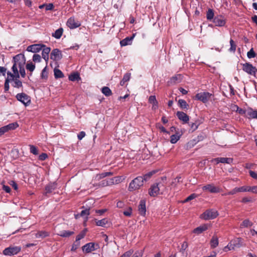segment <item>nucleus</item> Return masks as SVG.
I'll return each mask as SVG.
<instances>
[{
	"instance_id": "obj_1",
	"label": "nucleus",
	"mask_w": 257,
	"mask_h": 257,
	"mask_svg": "<svg viewBox=\"0 0 257 257\" xmlns=\"http://www.w3.org/2000/svg\"><path fill=\"white\" fill-rule=\"evenodd\" d=\"M144 185L141 176H138L133 179L130 183L128 190L130 191H134L139 190Z\"/></svg>"
},
{
	"instance_id": "obj_2",
	"label": "nucleus",
	"mask_w": 257,
	"mask_h": 257,
	"mask_svg": "<svg viewBox=\"0 0 257 257\" xmlns=\"http://www.w3.org/2000/svg\"><path fill=\"white\" fill-rule=\"evenodd\" d=\"M16 98L25 106H29L31 104V100L30 96L25 93H18L16 96Z\"/></svg>"
},
{
	"instance_id": "obj_3",
	"label": "nucleus",
	"mask_w": 257,
	"mask_h": 257,
	"mask_svg": "<svg viewBox=\"0 0 257 257\" xmlns=\"http://www.w3.org/2000/svg\"><path fill=\"white\" fill-rule=\"evenodd\" d=\"M219 214L215 209H208L206 210L201 215V217L204 220L213 219L218 216Z\"/></svg>"
},
{
	"instance_id": "obj_4",
	"label": "nucleus",
	"mask_w": 257,
	"mask_h": 257,
	"mask_svg": "<svg viewBox=\"0 0 257 257\" xmlns=\"http://www.w3.org/2000/svg\"><path fill=\"white\" fill-rule=\"evenodd\" d=\"M212 94L208 92H201L195 95V99L206 103L208 101Z\"/></svg>"
},
{
	"instance_id": "obj_5",
	"label": "nucleus",
	"mask_w": 257,
	"mask_h": 257,
	"mask_svg": "<svg viewBox=\"0 0 257 257\" xmlns=\"http://www.w3.org/2000/svg\"><path fill=\"white\" fill-rule=\"evenodd\" d=\"M242 70L248 74L255 76L257 73V69L249 63H245L242 64Z\"/></svg>"
},
{
	"instance_id": "obj_6",
	"label": "nucleus",
	"mask_w": 257,
	"mask_h": 257,
	"mask_svg": "<svg viewBox=\"0 0 257 257\" xmlns=\"http://www.w3.org/2000/svg\"><path fill=\"white\" fill-rule=\"evenodd\" d=\"M21 250L20 246H10L4 250L3 253L6 255H13L17 254Z\"/></svg>"
},
{
	"instance_id": "obj_7",
	"label": "nucleus",
	"mask_w": 257,
	"mask_h": 257,
	"mask_svg": "<svg viewBox=\"0 0 257 257\" xmlns=\"http://www.w3.org/2000/svg\"><path fill=\"white\" fill-rule=\"evenodd\" d=\"M161 186L163 185L160 183L152 185L149 190V195L153 197L156 196L159 193Z\"/></svg>"
},
{
	"instance_id": "obj_8",
	"label": "nucleus",
	"mask_w": 257,
	"mask_h": 257,
	"mask_svg": "<svg viewBox=\"0 0 257 257\" xmlns=\"http://www.w3.org/2000/svg\"><path fill=\"white\" fill-rule=\"evenodd\" d=\"M66 25L70 29H74L80 27L81 23L74 17H72L68 19Z\"/></svg>"
},
{
	"instance_id": "obj_9",
	"label": "nucleus",
	"mask_w": 257,
	"mask_h": 257,
	"mask_svg": "<svg viewBox=\"0 0 257 257\" xmlns=\"http://www.w3.org/2000/svg\"><path fill=\"white\" fill-rule=\"evenodd\" d=\"M99 248L98 244H95L93 242H89L83 245L82 247V250L85 253H89Z\"/></svg>"
},
{
	"instance_id": "obj_10",
	"label": "nucleus",
	"mask_w": 257,
	"mask_h": 257,
	"mask_svg": "<svg viewBox=\"0 0 257 257\" xmlns=\"http://www.w3.org/2000/svg\"><path fill=\"white\" fill-rule=\"evenodd\" d=\"M43 47H45L43 44H33L29 46L27 48V51L33 53H37L41 50Z\"/></svg>"
},
{
	"instance_id": "obj_11",
	"label": "nucleus",
	"mask_w": 257,
	"mask_h": 257,
	"mask_svg": "<svg viewBox=\"0 0 257 257\" xmlns=\"http://www.w3.org/2000/svg\"><path fill=\"white\" fill-rule=\"evenodd\" d=\"M51 59L53 60H59L62 58V54L61 51L58 49H54L51 53Z\"/></svg>"
},
{
	"instance_id": "obj_12",
	"label": "nucleus",
	"mask_w": 257,
	"mask_h": 257,
	"mask_svg": "<svg viewBox=\"0 0 257 257\" xmlns=\"http://www.w3.org/2000/svg\"><path fill=\"white\" fill-rule=\"evenodd\" d=\"M211 161H212V162H216V163L217 164L219 163L230 164L232 163L233 159L230 158L220 157V158H215V159H213Z\"/></svg>"
},
{
	"instance_id": "obj_13",
	"label": "nucleus",
	"mask_w": 257,
	"mask_h": 257,
	"mask_svg": "<svg viewBox=\"0 0 257 257\" xmlns=\"http://www.w3.org/2000/svg\"><path fill=\"white\" fill-rule=\"evenodd\" d=\"M203 190H207L210 193H217L219 192V188L214 186L212 184H208L202 187Z\"/></svg>"
},
{
	"instance_id": "obj_14",
	"label": "nucleus",
	"mask_w": 257,
	"mask_h": 257,
	"mask_svg": "<svg viewBox=\"0 0 257 257\" xmlns=\"http://www.w3.org/2000/svg\"><path fill=\"white\" fill-rule=\"evenodd\" d=\"M138 210L140 215L145 216L146 212V201L142 199L140 201Z\"/></svg>"
},
{
	"instance_id": "obj_15",
	"label": "nucleus",
	"mask_w": 257,
	"mask_h": 257,
	"mask_svg": "<svg viewBox=\"0 0 257 257\" xmlns=\"http://www.w3.org/2000/svg\"><path fill=\"white\" fill-rule=\"evenodd\" d=\"M176 115L178 118L180 120L183 121L184 123H187L188 122L189 120V116L183 111H177L176 113Z\"/></svg>"
},
{
	"instance_id": "obj_16",
	"label": "nucleus",
	"mask_w": 257,
	"mask_h": 257,
	"mask_svg": "<svg viewBox=\"0 0 257 257\" xmlns=\"http://www.w3.org/2000/svg\"><path fill=\"white\" fill-rule=\"evenodd\" d=\"M213 22L215 25L218 27H222L224 26L226 23L225 20L221 16L215 17Z\"/></svg>"
},
{
	"instance_id": "obj_17",
	"label": "nucleus",
	"mask_w": 257,
	"mask_h": 257,
	"mask_svg": "<svg viewBox=\"0 0 257 257\" xmlns=\"http://www.w3.org/2000/svg\"><path fill=\"white\" fill-rule=\"evenodd\" d=\"M57 187V184L55 182L50 183L45 187L44 194L46 195L48 193L52 192Z\"/></svg>"
},
{
	"instance_id": "obj_18",
	"label": "nucleus",
	"mask_w": 257,
	"mask_h": 257,
	"mask_svg": "<svg viewBox=\"0 0 257 257\" xmlns=\"http://www.w3.org/2000/svg\"><path fill=\"white\" fill-rule=\"evenodd\" d=\"M209 225L207 224H203L202 225H200L196 228H195L193 232L194 233L199 234L201 233L202 232L208 229Z\"/></svg>"
},
{
	"instance_id": "obj_19",
	"label": "nucleus",
	"mask_w": 257,
	"mask_h": 257,
	"mask_svg": "<svg viewBox=\"0 0 257 257\" xmlns=\"http://www.w3.org/2000/svg\"><path fill=\"white\" fill-rule=\"evenodd\" d=\"M135 37V35L133 34V35L131 37H127L125 38V39L121 40L120 41V45L121 47L125 46L128 45H131L132 44V40H133L134 38Z\"/></svg>"
},
{
	"instance_id": "obj_20",
	"label": "nucleus",
	"mask_w": 257,
	"mask_h": 257,
	"mask_svg": "<svg viewBox=\"0 0 257 257\" xmlns=\"http://www.w3.org/2000/svg\"><path fill=\"white\" fill-rule=\"evenodd\" d=\"M42 57L47 62L49 59V54L51 51L50 47H47L45 45L42 48Z\"/></svg>"
},
{
	"instance_id": "obj_21",
	"label": "nucleus",
	"mask_w": 257,
	"mask_h": 257,
	"mask_svg": "<svg viewBox=\"0 0 257 257\" xmlns=\"http://www.w3.org/2000/svg\"><path fill=\"white\" fill-rule=\"evenodd\" d=\"M246 117L249 119L257 118V111L251 108H248L247 109Z\"/></svg>"
},
{
	"instance_id": "obj_22",
	"label": "nucleus",
	"mask_w": 257,
	"mask_h": 257,
	"mask_svg": "<svg viewBox=\"0 0 257 257\" xmlns=\"http://www.w3.org/2000/svg\"><path fill=\"white\" fill-rule=\"evenodd\" d=\"M149 102L152 104V109L156 110L158 107V102L155 95H151L149 98Z\"/></svg>"
},
{
	"instance_id": "obj_23",
	"label": "nucleus",
	"mask_w": 257,
	"mask_h": 257,
	"mask_svg": "<svg viewBox=\"0 0 257 257\" xmlns=\"http://www.w3.org/2000/svg\"><path fill=\"white\" fill-rule=\"evenodd\" d=\"M182 79V76L181 74H177L171 78L170 81L169 82L171 84H175L179 83Z\"/></svg>"
},
{
	"instance_id": "obj_24",
	"label": "nucleus",
	"mask_w": 257,
	"mask_h": 257,
	"mask_svg": "<svg viewBox=\"0 0 257 257\" xmlns=\"http://www.w3.org/2000/svg\"><path fill=\"white\" fill-rule=\"evenodd\" d=\"M182 133H180L179 132H176V134L172 135L170 137V142L172 144H175L180 139Z\"/></svg>"
},
{
	"instance_id": "obj_25",
	"label": "nucleus",
	"mask_w": 257,
	"mask_h": 257,
	"mask_svg": "<svg viewBox=\"0 0 257 257\" xmlns=\"http://www.w3.org/2000/svg\"><path fill=\"white\" fill-rule=\"evenodd\" d=\"M231 242L233 245V247H231L232 249H235L236 247L238 248L242 245V242L241 238H237Z\"/></svg>"
},
{
	"instance_id": "obj_26",
	"label": "nucleus",
	"mask_w": 257,
	"mask_h": 257,
	"mask_svg": "<svg viewBox=\"0 0 257 257\" xmlns=\"http://www.w3.org/2000/svg\"><path fill=\"white\" fill-rule=\"evenodd\" d=\"M50 233L49 232H47L45 230H41L38 231L36 234V237L37 238H44L46 237L49 236Z\"/></svg>"
},
{
	"instance_id": "obj_27",
	"label": "nucleus",
	"mask_w": 257,
	"mask_h": 257,
	"mask_svg": "<svg viewBox=\"0 0 257 257\" xmlns=\"http://www.w3.org/2000/svg\"><path fill=\"white\" fill-rule=\"evenodd\" d=\"M69 79L70 81H79L81 79V78L80 77V75L77 72H74L73 73H71L69 76Z\"/></svg>"
},
{
	"instance_id": "obj_28",
	"label": "nucleus",
	"mask_w": 257,
	"mask_h": 257,
	"mask_svg": "<svg viewBox=\"0 0 257 257\" xmlns=\"http://www.w3.org/2000/svg\"><path fill=\"white\" fill-rule=\"evenodd\" d=\"M218 245V239L216 235H214L210 240V246L211 248H214Z\"/></svg>"
},
{
	"instance_id": "obj_29",
	"label": "nucleus",
	"mask_w": 257,
	"mask_h": 257,
	"mask_svg": "<svg viewBox=\"0 0 257 257\" xmlns=\"http://www.w3.org/2000/svg\"><path fill=\"white\" fill-rule=\"evenodd\" d=\"M26 62L25 57L24 54H19L13 57V62Z\"/></svg>"
},
{
	"instance_id": "obj_30",
	"label": "nucleus",
	"mask_w": 257,
	"mask_h": 257,
	"mask_svg": "<svg viewBox=\"0 0 257 257\" xmlns=\"http://www.w3.org/2000/svg\"><path fill=\"white\" fill-rule=\"evenodd\" d=\"M155 171H153L145 174L143 176H141L143 179V183H144V182H147V181H148L152 177V176L154 174H155Z\"/></svg>"
},
{
	"instance_id": "obj_31",
	"label": "nucleus",
	"mask_w": 257,
	"mask_h": 257,
	"mask_svg": "<svg viewBox=\"0 0 257 257\" xmlns=\"http://www.w3.org/2000/svg\"><path fill=\"white\" fill-rule=\"evenodd\" d=\"M74 234L73 231H71L69 230H63L60 232L58 234L63 237H69Z\"/></svg>"
},
{
	"instance_id": "obj_32",
	"label": "nucleus",
	"mask_w": 257,
	"mask_h": 257,
	"mask_svg": "<svg viewBox=\"0 0 257 257\" xmlns=\"http://www.w3.org/2000/svg\"><path fill=\"white\" fill-rule=\"evenodd\" d=\"M63 32V29L62 28H60L57 29L55 33L52 34V36L56 39H60L62 35Z\"/></svg>"
},
{
	"instance_id": "obj_33",
	"label": "nucleus",
	"mask_w": 257,
	"mask_h": 257,
	"mask_svg": "<svg viewBox=\"0 0 257 257\" xmlns=\"http://www.w3.org/2000/svg\"><path fill=\"white\" fill-rule=\"evenodd\" d=\"M90 214L89 209H86L85 210H82L80 214L75 215V218L77 219L79 217V216H86V218L85 221L87 220V216Z\"/></svg>"
},
{
	"instance_id": "obj_34",
	"label": "nucleus",
	"mask_w": 257,
	"mask_h": 257,
	"mask_svg": "<svg viewBox=\"0 0 257 257\" xmlns=\"http://www.w3.org/2000/svg\"><path fill=\"white\" fill-rule=\"evenodd\" d=\"M8 77L12 81V80L15 79H19L20 78V73L19 72L16 73H12L11 72L8 71L7 72Z\"/></svg>"
},
{
	"instance_id": "obj_35",
	"label": "nucleus",
	"mask_w": 257,
	"mask_h": 257,
	"mask_svg": "<svg viewBox=\"0 0 257 257\" xmlns=\"http://www.w3.org/2000/svg\"><path fill=\"white\" fill-rule=\"evenodd\" d=\"M130 78H131V73H125L122 79L120 82V85L121 86L124 85L126 82L129 81V80L130 79Z\"/></svg>"
},
{
	"instance_id": "obj_36",
	"label": "nucleus",
	"mask_w": 257,
	"mask_h": 257,
	"mask_svg": "<svg viewBox=\"0 0 257 257\" xmlns=\"http://www.w3.org/2000/svg\"><path fill=\"white\" fill-rule=\"evenodd\" d=\"M101 92L106 96H109L112 94L111 90L107 86L103 87L101 89Z\"/></svg>"
},
{
	"instance_id": "obj_37",
	"label": "nucleus",
	"mask_w": 257,
	"mask_h": 257,
	"mask_svg": "<svg viewBox=\"0 0 257 257\" xmlns=\"http://www.w3.org/2000/svg\"><path fill=\"white\" fill-rule=\"evenodd\" d=\"M96 224L97 226L104 227L105 225L108 223V220L106 218H103L100 220H97V219H95Z\"/></svg>"
},
{
	"instance_id": "obj_38",
	"label": "nucleus",
	"mask_w": 257,
	"mask_h": 257,
	"mask_svg": "<svg viewBox=\"0 0 257 257\" xmlns=\"http://www.w3.org/2000/svg\"><path fill=\"white\" fill-rule=\"evenodd\" d=\"M19 126V124L17 122L11 123L8 125H5L7 130L8 132L9 130H14Z\"/></svg>"
},
{
	"instance_id": "obj_39",
	"label": "nucleus",
	"mask_w": 257,
	"mask_h": 257,
	"mask_svg": "<svg viewBox=\"0 0 257 257\" xmlns=\"http://www.w3.org/2000/svg\"><path fill=\"white\" fill-rule=\"evenodd\" d=\"M12 81H13V83L12 84V86L14 87L19 88L20 87H23L22 82L19 79H15L12 80Z\"/></svg>"
},
{
	"instance_id": "obj_40",
	"label": "nucleus",
	"mask_w": 257,
	"mask_h": 257,
	"mask_svg": "<svg viewBox=\"0 0 257 257\" xmlns=\"http://www.w3.org/2000/svg\"><path fill=\"white\" fill-rule=\"evenodd\" d=\"M54 72L55 77L56 79L57 78H63L64 76V74L62 72V71L58 69L55 68L54 70Z\"/></svg>"
},
{
	"instance_id": "obj_41",
	"label": "nucleus",
	"mask_w": 257,
	"mask_h": 257,
	"mask_svg": "<svg viewBox=\"0 0 257 257\" xmlns=\"http://www.w3.org/2000/svg\"><path fill=\"white\" fill-rule=\"evenodd\" d=\"M178 104L182 109L187 108L189 106L186 101L184 99H179L178 100Z\"/></svg>"
},
{
	"instance_id": "obj_42",
	"label": "nucleus",
	"mask_w": 257,
	"mask_h": 257,
	"mask_svg": "<svg viewBox=\"0 0 257 257\" xmlns=\"http://www.w3.org/2000/svg\"><path fill=\"white\" fill-rule=\"evenodd\" d=\"M214 14L212 9H209L206 13V18L208 20H211L213 19Z\"/></svg>"
},
{
	"instance_id": "obj_43",
	"label": "nucleus",
	"mask_w": 257,
	"mask_h": 257,
	"mask_svg": "<svg viewBox=\"0 0 257 257\" xmlns=\"http://www.w3.org/2000/svg\"><path fill=\"white\" fill-rule=\"evenodd\" d=\"M252 225V223L248 219H245L241 223L240 227H247L248 226H251Z\"/></svg>"
},
{
	"instance_id": "obj_44",
	"label": "nucleus",
	"mask_w": 257,
	"mask_h": 257,
	"mask_svg": "<svg viewBox=\"0 0 257 257\" xmlns=\"http://www.w3.org/2000/svg\"><path fill=\"white\" fill-rule=\"evenodd\" d=\"M80 245V241L75 240L73 243L71 250L72 251H75Z\"/></svg>"
},
{
	"instance_id": "obj_45",
	"label": "nucleus",
	"mask_w": 257,
	"mask_h": 257,
	"mask_svg": "<svg viewBox=\"0 0 257 257\" xmlns=\"http://www.w3.org/2000/svg\"><path fill=\"white\" fill-rule=\"evenodd\" d=\"M26 67L28 70L33 72L35 68V65L32 62H30L26 64Z\"/></svg>"
},
{
	"instance_id": "obj_46",
	"label": "nucleus",
	"mask_w": 257,
	"mask_h": 257,
	"mask_svg": "<svg viewBox=\"0 0 257 257\" xmlns=\"http://www.w3.org/2000/svg\"><path fill=\"white\" fill-rule=\"evenodd\" d=\"M10 82H12V80L9 78V77H8L6 79L5 84H4V88H5V91H7L9 90V89L10 88L9 83Z\"/></svg>"
},
{
	"instance_id": "obj_47",
	"label": "nucleus",
	"mask_w": 257,
	"mask_h": 257,
	"mask_svg": "<svg viewBox=\"0 0 257 257\" xmlns=\"http://www.w3.org/2000/svg\"><path fill=\"white\" fill-rule=\"evenodd\" d=\"M181 177L180 176H177L172 181L171 183V186L172 187H175L177 185V183L181 182Z\"/></svg>"
},
{
	"instance_id": "obj_48",
	"label": "nucleus",
	"mask_w": 257,
	"mask_h": 257,
	"mask_svg": "<svg viewBox=\"0 0 257 257\" xmlns=\"http://www.w3.org/2000/svg\"><path fill=\"white\" fill-rule=\"evenodd\" d=\"M230 48L229 51L231 52H235L236 50V45H235L234 41L232 39L230 40Z\"/></svg>"
},
{
	"instance_id": "obj_49",
	"label": "nucleus",
	"mask_w": 257,
	"mask_h": 257,
	"mask_svg": "<svg viewBox=\"0 0 257 257\" xmlns=\"http://www.w3.org/2000/svg\"><path fill=\"white\" fill-rule=\"evenodd\" d=\"M247 56L248 58H254L256 56V54L254 52L253 48H251L247 53Z\"/></svg>"
},
{
	"instance_id": "obj_50",
	"label": "nucleus",
	"mask_w": 257,
	"mask_h": 257,
	"mask_svg": "<svg viewBox=\"0 0 257 257\" xmlns=\"http://www.w3.org/2000/svg\"><path fill=\"white\" fill-rule=\"evenodd\" d=\"M30 152L32 154H33L34 155H37L38 154V150L37 149V148L33 146V145H30Z\"/></svg>"
},
{
	"instance_id": "obj_51",
	"label": "nucleus",
	"mask_w": 257,
	"mask_h": 257,
	"mask_svg": "<svg viewBox=\"0 0 257 257\" xmlns=\"http://www.w3.org/2000/svg\"><path fill=\"white\" fill-rule=\"evenodd\" d=\"M41 77L43 79H47L48 78V72L47 71V66H46L42 70Z\"/></svg>"
},
{
	"instance_id": "obj_52",
	"label": "nucleus",
	"mask_w": 257,
	"mask_h": 257,
	"mask_svg": "<svg viewBox=\"0 0 257 257\" xmlns=\"http://www.w3.org/2000/svg\"><path fill=\"white\" fill-rule=\"evenodd\" d=\"M197 197V195L195 194V193H193V194H191L190 195H189L188 197H187L185 200L184 201H183L184 203H186V202H187L194 198H195L196 197Z\"/></svg>"
},
{
	"instance_id": "obj_53",
	"label": "nucleus",
	"mask_w": 257,
	"mask_h": 257,
	"mask_svg": "<svg viewBox=\"0 0 257 257\" xmlns=\"http://www.w3.org/2000/svg\"><path fill=\"white\" fill-rule=\"evenodd\" d=\"M134 252V250L133 249H130L124 253H123L120 257H130Z\"/></svg>"
},
{
	"instance_id": "obj_54",
	"label": "nucleus",
	"mask_w": 257,
	"mask_h": 257,
	"mask_svg": "<svg viewBox=\"0 0 257 257\" xmlns=\"http://www.w3.org/2000/svg\"><path fill=\"white\" fill-rule=\"evenodd\" d=\"M132 213V209L129 207L126 210L123 212V214L126 216H131Z\"/></svg>"
},
{
	"instance_id": "obj_55",
	"label": "nucleus",
	"mask_w": 257,
	"mask_h": 257,
	"mask_svg": "<svg viewBox=\"0 0 257 257\" xmlns=\"http://www.w3.org/2000/svg\"><path fill=\"white\" fill-rule=\"evenodd\" d=\"M237 107V111L241 115L245 114L246 117L247 115V109L244 110L243 109L238 107L237 105L235 106Z\"/></svg>"
},
{
	"instance_id": "obj_56",
	"label": "nucleus",
	"mask_w": 257,
	"mask_h": 257,
	"mask_svg": "<svg viewBox=\"0 0 257 257\" xmlns=\"http://www.w3.org/2000/svg\"><path fill=\"white\" fill-rule=\"evenodd\" d=\"M237 192H239V188L235 187L232 190H231L229 192L226 193L225 195H233V194H236Z\"/></svg>"
},
{
	"instance_id": "obj_57",
	"label": "nucleus",
	"mask_w": 257,
	"mask_h": 257,
	"mask_svg": "<svg viewBox=\"0 0 257 257\" xmlns=\"http://www.w3.org/2000/svg\"><path fill=\"white\" fill-rule=\"evenodd\" d=\"M85 235V231L84 230L81 231L76 237V240L80 241Z\"/></svg>"
},
{
	"instance_id": "obj_58",
	"label": "nucleus",
	"mask_w": 257,
	"mask_h": 257,
	"mask_svg": "<svg viewBox=\"0 0 257 257\" xmlns=\"http://www.w3.org/2000/svg\"><path fill=\"white\" fill-rule=\"evenodd\" d=\"M156 127L159 128L162 132L169 134V132L166 130V129L160 123H157L156 124Z\"/></svg>"
},
{
	"instance_id": "obj_59",
	"label": "nucleus",
	"mask_w": 257,
	"mask_h": 257,
	"mask_svg": "<svg viewBox=\"0 0 257 257\" xmlns=\"http://www.w3.org/2000/svg\"><path fill=\"white\" fill-rule=\"evenodd\" d=\"M239 192H250V186H242L238 187Z\"/></svg>"
},
{
	"instance_id": "obj_60",
	"label": "nucleus",
	"mask_w": 257,
	"mask_h": 257,
	"mask_svg": "<svg viewBox=\"0 0 257 257\" xmlns=\"http://www.w3.org/2000/svg\"><path fill=\"white\" fill-rule=\"evenodd\" d=\"M41 58L40 55L39 54H34L33 57V60L35 62H40L41 61Z\"/></svg>"
},
{
	"instance_id": "obj_61",
	"label": "nucleus",
	"mask_w": 257,
	"mask_h": 257,
	"mask_svg": "<svg viewBox=\"0 0 257 257\" xmlns=\"http://www.w3.org/2000/svg\"><path fill=\"white\" fill-rule=\"evenodd\" d=\"M256 167V165L253 163H246L245 165V168L247 169H254Z\"/></svg>"
},
{
	"instance_id": "obj_62",
	"label": "nucleus",
	"mask_w": 257,
	"mask_h": 257,
	"mask_svg": "<svg viewBox=\"0 0 257 257\" xmlns=\"http://www.w3.org/2000/svg\"><path fill=\"white\" fill-rule=\"evenodd\" d=\"M188 245L187 242L186 241H184L181 245V248L180 251L183 253L184 251L186 249V248L188 247Z\"/></svg>"
},
{
	"instance_id": "obj_63",
	"label": "nucleus",
	"mask_w": 257,
	"mask_h": 257,
	"mask_svg": "<svg viewBox=\"0 0 257 257\" xmlns=\"http://www.w3.org/2000/svg\"><path fill=\"white\" fill-rule=\"evenodd\" d=\"M143 251H136L132 257H142L143 256Z\"/></svg>"
},
{
	"instance_id": "obj_64",
	"label": "nucleus",
	"mask_w": 257,
	"mask_h": 257,
	"mask_svg": "<svg viewBox=\"0 0 257 257\" xmlns=\"http://www.w3.org/2000/svg\"><path fill=\"white\" fill-rule=\"evenodd\" d=\"M249 174L252 178L257 180V173L253 171L249 170Z\"/></svg>"
}]
</instances>
